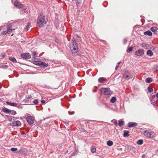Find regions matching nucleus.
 <instances>
[{
    "label": "nucleus",
    "instance_id": "49530a36",
    "mask_svg": "<svg viewBox=\"0 0 158 158\" xmlns=\"http://www.w3.org/2000/svg\"><path fill=\"white\" fill-rule=\"evenodd\" d=\"M16 103H12V104H11V106H16Z\"/></svg>",
    "mask_w": 158,
    "mask_h": 158
},
{
    "label": "nucleus",
    "instance_id": "2eb2a0df",
    "mask_svg": "<svg viewBox=\"0 0 158 158\" xmlns=\"http://www.w3.org/2000/svg\"><path fill=\"white\" fill-rule=\"evenodd\" d=\"M153 81V79L151 77L147 78L145 79V81L147 83H150L152 82Z\"/></svg>",
    "mask_w": 158,
    "mask_h": 158
},
{
    "label": "nucleus",
    "instance_id": "aec40b11",
    "mask_svg": "<svg viewBox=\"0 0 158 158\" xmlns=\"http://www.w3.org/2000/svg\"><path fill=\"white\" fill-rule=\"evenodd\" d=\"M147 55L149 56H152L153 55V53L152 51L150 50H148L147 52Z\"/></svg>",
    "mask_w": 158,
    "mask_h": 158
},
{
    "label": "nucleus",
    "instance_id": "f3484780",
    "mask_svg": "<svg viewBox=\"0 0 158 158\" xmlns=\"http://www.w3.org/2000/svg\"><path fill=\"white\" fill-rule=\"evenodd\" d=\"M9 60L13 63H16L17 62L16 59L14 57H9Z\"/></svg>",
    "mask_w": 158,
    "mask_h": 158
},
{
    "label": "nucleus",
    "instance_id": "f257e3e1",
    "mask_svg": "<svg viewBox=\"0 0 158 158\" xmlns=\"http://www.w3.org/2000/svg\"><path fill=\"white\" fill-rule=\"evenodd\" d=\"M101 93L102 95H104V101H106L108 99L110 98L113 94V92L110 90V89L107 88H102L100 89Z\"/></svg>",
    "mask_w": 158,
    "mask_h": 158
},
{
    "label": "nucleus",
    "instance_id": "6e6552de",
    "mask_svg": "<svg viewBox=\"0 0 158 158\" xmlns=\"http://www.w3.org/2000/svg\"><path fill=\"white\" fill-rule=\"evenodd\" d=\"M144 54L143 50L142 49H139L136 51L135 52V54L138 56H141Z\"/></svg>",
    "mask_w": 158,
    "mask_h": 158
},
{
    "label": "nucleus",
    "instance_id": "c9c22d12",
    "mask_svg": "<svg viewBox=\"0 0 158 158\" xmlns=\"http://www.w3.org/2000/svg\"><path fill=\"white\" fill-rule=\"evenodd\" d=\"M38 101L37 99H35L33 101V103L35 105H37L38 103Z\"/></svg>",
    "mask_w": 158,
    "mask_h": 158
},
{
    "label": "nucleus",
    "instance_id": "7c9ffc66",
    "mask_svg": "<svg viewBox=\"0 0 158 158\" xmlns=\"http://www.w3.org/2000/svg\"><path fill=\"white\" fill-rule=\"evenodd\" d=\"M148 92L150 93H151V92H152L153 91V89L152 87H151L150 86L148 87Z\"/></svg>",
    "mask_w": 158,
    "mask_h": 158
},
{
    "label": "nucleus",
    "instance_id": "a878e982",
    "mask_svg": "<svg viewBox=\"0 0 158 158\" xmlns=\"http://www.w3.org/2000/svg\"><path fill=\"white\" fill-rule=\"evenodd\" d=\"M113 142L112 141L109 140L107 142V144L109 146H111L113 145Z\"/></svg>",
    "mask_w": 158,
    "mask_h": 158
},
{
    "label": "nucleus",
    "instance_id": "4468645a",
    "mask_svg": "<svg viewBox=\"0 0 158 158\" xmlns=\"http://www.w3.org/2000/svg\"><path fill=\"white\" fill-rule=\"evenodd\" d=\"M20 125V122L19 121H16L13 123V125L14 126H19Z\"/></svg>",
    "mask_w": 158,
    "mask_h": 158
},
{
    "label": "nucleus",
    "instance_id": "423d86ee",
    "mask_svg": "<svg viewBox=\"0 0 158 158\" xmlns=\"http://www.w3.org/2000/svg\"><path fill=\"white\" fill-rule=\"evenodd\" d=\"M123 77L124 79L128 80L132 78L131 75L130 73L128 71H126L125 72Z\"/></svg>",
    "mask_w": 158,
    "mask_h": 158
},
{
    "label": "nucleus",
    "instance_id": "3c124183",
    "mask_svg": "<svg viewBox=\"0 0 158 158\" xmlns=\"http://www.w3.org/2000/svg\"><path fill=\"white\" fill-rule=\"evenodd\" d=\"M77 154V152H73V154H72V156H75V155H76Z\"/></svg>",
    "mask_w": 158,
    "mask_h": 158
},
{
    "label": "nucleus",
    "instance_id": "c756f323",
    "mask_svg": "<svg viewBox=\"0 0 158 158\" xmlns=\"http://www.w3.org/2000/svg\"><path fill=\"white\" fill-rule=\"evenodd\" d=\"M133 49V47H130L128 48L127 51L128 52H131Z\"/></svg>",
    "mask_w": 158,
    "mask_h": 158
},
{
    "label": "nucleus",
    "instance_id": "a18cd8bd",
    "mask_svg": "<svg viewBox=\"0 0 158 158\" xmlns=\"http://www.w3.org/2000/svg\"><path fill=\"white\" fill-rule=\"evenodd\" d=\"M127 39H124V40H123V44H126L127 43Z\"/></svg>",
    "mask_w": 158,
    "mask_h": 158
},
{
    "label": "nucleus",
    "instance_id": "393cba45",
    "mask_svg": "<svg viewBox=\"0 0 158 158\" xmlns=\"http://www.w3.org/2000/svg\"><path fill=\"white\" fill-rule=\"evenodd\" d=\"M129 136V131H125L124 132L123 134V136L124 137H128Z\"/></svg>",
    "mask_w": 158,
    "mask_h": 158
},
{
    "label": "nucleus",
    "instance_id": "c03bdc74",
    "mask_svg": "<svg viewBox=\"0 0 158 158\" xmlns=\"http://www.w3.org/2000/svg\"><path fill=\"white\" fill-rule=\"evenodd\" d=\"M16 107H17V108H22V106H20V105H19V104H18L17 103L16 104Z\"/></svg>",
    "mask_w": 158,
    "mask_h": 158
},
{
    "label": "nucleus",
    "instance_id": "603ef678",
    "mask_svg": "<svg viewBox=\"0 0 158 158\" xmlns=\"http://www.w3.org/2000/svg\"><path fill=\"white\" fill-rule=\"evenodd\" d=\"M156 98L158 99V93L156 94Z\"/></svg>",
    "mask_w": 158,
    "mask_h": 158
},
{
    "label": "nucleus",
    "instance_id": "39448f33",
    "mask_svg": "<svg viewBox=\"0 0 158 158\" xmlns=\"http://www.w3.org/2000/svg\"><path fill=\"white\" fill-rule=\"evenodd\" d=\"M26 120L29 124L31 125L34 123L35 119L32 116H27L26 118Z\"/></svg>",
    "mask_w": 158,
    "mask_h": 158
},
{
    "label": "nucleus",
    "instance_id": "79ce46f5",
    "mask_svg": "<svg viewBox=\"0 0 158 158\" xmlns=\"http://www.w3.org/2000/svg\"><path fill=\"white\" fill-rule=\"evenodd\" d=\"M113 122L114 124L116 126H117L118 125V123L117 121L116 120H114L113 121Z\"/></svg>",
    "mask_w": 158,
    "mask_h": 158
},
{
    "label": "nucleus",
    "instance_id": "f8f14e48",
    "mask_svg": "<svg viewBox=\"0 0 158 158\" xmlns=\"http://www.w3.org/2000/svg\"><path fill=\"white\" fill-rule=\"evenodd\" d=\"M144 34L145 35H148L149 36H151L152 35V33L149 30H148L146 31H145L144 32Z\"/></svg>",
    "mask_w": 158,
    "mask_h": 158
},
{
    "label": "nucleus",
    "instance_id": "de8ad7c7",
    "mask_svg": "<svg viewBox=\"0 0 158 158\" xmlns=\"http://www.w3.org/2000/svg\"><path fill=\"white\" fill-rule=\"evenodd\" d=\"M6 103H7V104H8L9 105L11 106V104H12V102H7V101L6 102Z\"/></svg>",
    "mask_w": 158,
    "mask_h": 158
},
{
    "label": "nucleus",
    "instance_id": "9d476101",
    "mask_svg": "<svg viewBox=\"0 0 158 158\" xmlns=\"http://www.w3.org/2000/svg\"><path fill=\"white\" fill-rule=\"evenodd\" d=\"M14 5L16 7H19L20 8H22L23 7V5L19 3L17 1H15L14 2Z\"/></svg>",
    "mask_w": 158,
    "mask_h": 158
},
{
    "label": "nucleus",
    "instance_id": "4c0bfd02",
    "mask_svg": "<svg viewBox=\"0 0 158 158\" xmlns=\"http://www.w3.org/2000/svg\"><path fill=\"white\" fill-rule=\"evenodd\" d=\"M120 63H121V62L120 61L118 62L117 63V64L116 65V67H115V70H117V69L119 65L120 64Z\"/></svg>",
    "mask_w": 158,
    "mask_h": 158
},
{
    "label": "nucleus",
    "instance_id": "ea45409f",
    "mask_svg": "<svg viewBox=\"0 0 158 158\" xmlns=\"http://www.w3.org/2000/svg\"><path fill=\"white\" fill-rule=\"evenodd\" d=\"M6 34H8V32L6 31H3L2 32V35H5Z\"/></svg>",
    "mask_w": 158,
    "mask_h": 158
},
{
    "label": "nucleus",
    "instance_id": "cd10ccee",
    "mask_svg": "<svg viewBox=\"0 0 158 158\" xmlns=\"http://www.w3.org/2000/svg\"><path fill=\"white\" fill-rule=\"evenodd\" d=\"M143 141L142 139H139L138 140L137 142V143L138 145H141L143 143Z\"/></svg>",
    "mask_w": 158,
    "mask_h": 158
},
{
    "label": "nucleus",
    "instance_id": "4be33fe9",
    "mask_svg": "<svg viewBox=\"0 0 158 158\" xmlns=\"http://www.w3.org/2000/svg\"><path fill=\"white\" fill-rule=\"evenodd\" d=\"M116 101V98L115 97H113L110 100V102L112 103H114Z\"/></svg>",
    "mask_w": 158,
    "mask_h": 158
},
{
    "label": "nucleus",
    "instance_id": "a19ab883",
    "mask_svg": "<svg viewBox=\"0 0 158 158\" xmlns=\"http://www.w3.org/2000/svg\"><path fill=\"white\" fill-rule=\"evenodd\" d=\"M25 101L26 103H28V104H30L31 103V102H29V100L28 99H26L25 100Z\"/></svg>",
    "mask_w": 158,
    "mask_h": 158
},
{
    "label": "nucleus",
    "instance_id": "9b49d317",
    "mask_svg": "<svg viewBox=\"0 0 158 158\" xmlns=\"http://www.w3.org/2000/svg\"><path fill=\"white\" fill-rule=\"evenodd\" d=\"M8 33H10L12 31V27L10 25H7L6 27Z\"/></svg>",
    "mask_w": 158,
    "mask_h": 158
},
{
    "label": "nucleus",
    "instance_id": "dca6fc26",
    "mask_svg": "<svg viewBox=\"0 0 158 158\" xmlns=\"http://www.w3.org/2000/svg\"><path fill=\"white\" fill-rule=\"evenodd\" d=\"M106 81V79L104 77H100L98 79V81L99 82L102 83Z\"/></svg>",
    "mask_w": 158,
    "mask_h": 158
},
{
    "label": "nucleus",
    "instance_id": "09e8293b",
    "mask_svg": "<svg viewBox=\"0 0 158 158\" xmlns=\"http://www.w3.org/2000/svg\"><path fill=\"white\" fill-rule=\"evenodd\" d=\"M8 118L9 119V120L10 121V120H12V116H8Z\"/></svg>",
    "mask_w": 158,
    "mask_h": 158
},
{
    "label": "nucleus",
    "instance_id": "864d4df0",
    "mask_svg": "<svg viewBox=\"0 0 158 158\" xmlns=\"http://www.w3.org/2000/svg\"><path fill=\"white\" fill-rule=\"evenodd\" d=\"M87 123H89V121H90V120H87Z\"/></svg>",
    "mask_w": 158,
    "mask_h": 158
},
{
    "label": "nucleus",
    "instance_id": "0eeeda50",
    "mask_svg": "<svg viewBox=\"0 0 158 158\" xmlns=\"http://www.w3.org/2000/svg\"><path fill=\"white\" fill-rule=\"evenodd\" d=\"M21 56L23 59H29L31 58V56L29 53H26L22 54Z\"/></svg>",
    "mask_w": 158,
    "mask_h": 158
},
{
    "label": "nucleus",
    "instance_id": "e433bc0d",
    "mask_svg": "<svg viewBox=\"0 0 158 158\" xmlns=\"http://www.w3.org/2000/svg\"><path fill=\"white\" fill-rule=\"evenodd\" d=\"M10 150L11 151H12L13 152H15V151H16L17 150V148H11L10 149Z\"/></svg>",
    "mask_w": 158,
    "mask_h": 158
},
{
    "label": "nucleus",
    "instance_id": "6ab92c4d",
    "mask_svg": "<svg viewBox=\"0 0 158 158\" xmlns=\"http://www.w3.org/2000/svg\"><path fill=\"white\" fill-rule=\"evenodd\" d=\"M90 150L91 152L93 153L95 152L96 151V148L94 146H91Z\"/></svg>",
    "mask_w": 158,
    "mask_h": 158
},
{
    "label": "nucleus",
    "instance_id": "5701e85b",
    "mask_svg": "<svg viewBox=\"0 0 158 158\" xmlns=\"http://www.w3.org/2000/svg\"><path fill=\"white\" fill-rule=\"evenodd\" d=\"M31 24V23L30 22H28L27 23V26L25 28V30L26 31H27L29 30V28L30 27V25Z\"/></svg>",
    "mask_w": 158,
    "mask_h": 158
},
{
    "label": "nucleus",
    "instance_id": "20e7f679",
    "mask_svg": "<svg viewBox=\"0 0 158 158\" xmlns=\"http://www.w3.org/2000/svg\"><path fill=\"white\" fill-rule=\"evenodd\" d=\"M144 135L148 138H153L154 137V133L152 131H144Z\"/></svg>",
    "mask_w": 158,
    "mask_h": 158
},
{
    "label": "nucleus",
    "instance_id": "f704fd0d",
    "mask_svg": "<svg viewBox=\"0 0 158 158\" xmlns=\"http://www.w3.org/2000/svg\"><path fill=\"white\" fill-rule=\"evenodd\" d=\"M5 54L4 53H2L0 55V57L1 58H2L5 57Z\"/></svg>",
    "mask_w": 158,
    "mask_h": 158
},
{
    "label": "nucleus",
    "instance_id": "58836bf2",
    "mask_svg": "<svg viewBox=\"0 0 158 158\" xmlns=\"http://www.w3.org/2000/svg\"><path fill=\"white\" fill-rule=\"evenodd\" d=\"M8 66L7 65H2L1 66V68L4 69H6L8 68Z\"/></svg>",
    "mask_w": 158,
    "mask_h": 158
},
{
    "label": "nucleus",
    "instance_id": "72a5a7b5",
    "mask_svg": "<svg viewBox=\"0 0 158 158\" xmlns=\"http://www.w3.org/2000/svg\"><path fill=\"white\" fill-rule=\"evenodd\" d=\"M21 10L20 11V13L21 14H23L26 13V10L24 9L21 8Z\"/></svg>",
    "mask_w": 158,
    "mask_h": 158
},
{
    "label": "nucleus",
    "instance_id": "2f4dec72",
    "mask_svg": "<svg viewBox=\"0 0 158 158\" xmlns=\"http://www.w3.org/2000/svg\"><path fill=\"white\" fill-rule=\"evenodd\" d=\"M127 148L129 150L131 151L133 150L134 148L131 146H127Z\"/></svg>",
    "mask_w": 158,
    "mask_h": 158
},
{
    "label": "nucleus",
    "instance_id": "1a4fd4ad",
    "mask_svg": "<svg viewBox=\"0 0 158 158\" xmlns=\"http://www.w3.org/2000/svg\"><path fill=\"white\" fill-rule=\"evenodd\" d=\"M137 123L134 122H129L128 123V126L129 127H136L137 126Z\"/></svg>",
    "mask_w": 158,
    "mask_h": 158
},
{
    "label": "nucleus",
    "instance_id": "f03ea898",
    "mask_svg": "<svg viewBox=\"0 0 158 158\" xmlns=\"http://www.w3.org/2000/svg\"><path fill=\"white\" fill-rule=\"evenodd\" d=\"M69 48L73 53H76L78 51V47L76 41L73 38L69 44Z\"/></svg>",
    "mask_w": 158,
    "mask_h": 158
},
{
    "label": "nucleus",
    "instance_id": "b1692460",
    "mask_svg": "<svg viewBox=\"0 0 158 158\" xmlns=\"http://www.w3.org/2000/svg\"><path fill=\"white\" fill-rule=\"evenodd\" d=\"M151 31L153 32H154L155 33H156L157 31L156 29V27H152L151 28Z\"/></svg>",
    "mask_w": 158,
    "mask_h": 158
},
{
    "label": "nucleus",
    "instance_id": "c85d7f7f",
    "mask_svg": "<svg viewBox=\"0 0 158 158\" xmlns=\"http://www.w3.org/2000/svg\"><path fill=\"white\" fill-rule=\"evenodd\" d=\"M41 61H37L35 62V64L37 65H40Z\"/></svg>",
    "mask_w": 158,
    "mask_h": 158
},
{
    "label": "nucleus",
    "instance_id": "412c9836",
    "mask_svg": "<svg viewBox=\"0 0 158 158\" xmlns=\"http://www.w3.org/2000/svg\"><path fill=\"white\" fill-rule=\"evenodd\" d=\"M40 66L41 67H44L45 68L48 66V64L44 62L41 61Z\"/></svg>",
    "mask_w": 158,
    "mask_h": 158
},
{
    "label": "nucleus",
    "instance_id": "7ed1b4c3",
    "mask_svg": "<svg viewBox=\"0 0 158 158\" xmlns=\"http://www.w3.org/2000/svg\"><path fill=\"white\" fill-rule=\"evenodd\" d=\"M46 23V21L45 16L41 15H39L37 21L38 26L40 27H43Z\"/></svg>",
    "mask_w": 158,
    "mask_h": 158
},
{
    "label": "nucleus",
    "instance_id": "a211bd4d",
    "mask_svg": "<svg viewBox=\"0 0 158 158\" xmlns=\"http://www.w3.org/2000/svg\"><path fill=\"white\" fill-rule=\"evenodd\" d=\"M118 125L120 127H121L124 125V122L121 119L119 120L118 121Z\"/></svg>",
    "mask_w": 158,
    "mask_h": 158
},
{
    "label": "nucleus",
    "instance_id": "ddd939ff",
    "mask_svg": "<svg viewBox=\"0 0 158 158\" xmlns=\"http://www.w3.org/2000/svg\"><path fill=\"white\" fill-rule=\"evenodd\" d=\"M2 110L3 112L6 113H9L11 112V110H10L5 107L2 108Z\"/></svg>",
    "mask_w": 158,
    "mask_h": 158
},
{
    "label": "nucleus",
    "instance_id": "8fccbe9b",
    "mask_svg": "<svg viewBox=\"0 0 158 158\" xmlns=\"http://www.w3.org/2000/svg\"><path fill=\"white\" fill-rule=\"evenodd\" d=\"M41 102L42 104H44L45 101L44 100H42L41 101Z\"/></svg>",
    "mask_w": 158,
    "mask_h": 158
},
{
    "label": "nucleus",
    "instance_id": "473e14b6",
    "mask_svg": "<svg viewBox=\"0 0 158 158\" xmlns=\"http://www.w3.org/2000/svg\"><path fill=\"white\" fill-rule=\"evenodd\" d=\"M26 99H33V98H32V97L31 95H27L26 97Z\"/></svg>",
    "mask_w": 158,
    "mask_h": 158
},
{
    "label": "nucleus",
    "instance_id": "bb28decb",
    "mask_svg": "<svg viewBox=\"0 0 158 158\" xmlns=\"http://www.w3.org/2000/svg\"><path fill=\"white\" fill-rule=\"evenodd\" d=\"M37 54V53L35 52H33L32 54V58L34 59H35L36 57V55Z\"/></svg>",
    "mask_w": 158,
    "mask_h": 158
},
{
    "label": "nucleus",
    "instance_id": "37998d69",
    "mask_svg": "<svg viewBox=\"0 0 158 158\" xmlns=\"http://www.w3.org/2000/svg\"><path fill=\"white\" fill-rule=\"evenodd\" d=\"M11 114L13 115H14L16 113V111L14 110H12V111H11Z\"/></svg>",
    "mask_w": 158,
    "mask_h": 158
}]
</instances>
